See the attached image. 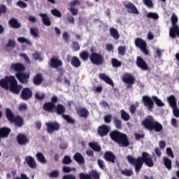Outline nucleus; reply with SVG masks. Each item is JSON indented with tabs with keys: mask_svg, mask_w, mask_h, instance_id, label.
I'll return each mask as SVG.
<instances>
[{
	"mask_svg": "<svg viewBox=\"0 0 179 179\" xmlns=\"http://www.w3.org/2000/svg\"><path fill=\"white\" fill-rule=\"evenodd\" d=\"M8 24L12 27L13 29H19L21 27L22 24L19 23V21L16 20V18H11L8 21Z\"/></svg>",
	"mask_w": 179,
	"mask_h": 179,
	"instance_id": "2f4dec72",
	"label": "nucleus"
},
{
	"mask_svg": "<svg viewBox=\"0 0 179 179\" xmlns=\"http://www.w3.org/2000/svg\"><path fill=\"white\" fill-rule=\"evenodd\" d=\"M36 159L38 162L42 163L43 164H45V163H47V159H45V157L41 152L36 153Z\"/></svg>",
	"mask_w": 179,
	"mask_h": 179,
	"instance_id": "e433bc0d",
	"label": "nucleus"
},
{
	"mask_svg": "<svg viewBox=\"0 0 179 179\" xmlns=\"http://www.w3.org/2000/svg\"><path fill=\"white\" fill-rule=\"evenodd\" d=\"M62 118H64V120L67 121L69 124H75L76 122L75 120H73V118H72L71 116L68 115H62Z\"/></svg>",
	"mask_w": 179,
	"mask_h": 179,
	"instance_id": "37998d69",
	"label": "nucleus"
},
{
	"mask_svg": "<svg viewBox=\"0 0 179 179\" xmlns=\"http://www.w3.org/2000/svg\"><path fill=\"white\" fill-rule=\"evenodd\" d=\"M73 159L78 163V164H85V157L80 152H76L73 155Z\"/></svg>",
	"mask_w": 179,
	"mask_h": 179,
	"instance_id": "c85d7f7f",
	"label": "nucleus"
},
{
	"mask_svg": "<svg viewBox=\"0 0 179 179\" xmlns=\"http://www.w3.org/2000/svg\"><path fill=\"white\" fill-rule=\"evenodd\" d=\"M71 64L74 68H79L82 65V62H80V59L78 57L73 56L71 59Z\"/></svg>",
	"mask_w": 179,
	"mask_h": 179,
	"instance_id": "473e14b6",
	"label": "nucleus"
},
{
	"mask_svg": "<svg viewBox=\"0 0 179 179\" xmlns=\"http://www.w3.org/2000/svg\"><path fill=\"white\" fill-rule=\"evenodd\" d=\"M113 122L117 129H122V122L117 116L113 117Z\"/></svg>",
	"mask_w": 179,
	"mask_h": 179,
	"instance_id": "c9c22d12",
	"label": "nucleus"
},
{
	"mask_svg": "<svg viewBox=\"0 0 179 179\" xmlns=\"http://www.w3.org/2000/svg\"><path fill=\"white\" fill-rule=\"evenodd\" d=\"M55 108V104H53L51 102H46L43 106V109L47 113H52Z\"/></svg>",
	"mask_w": 179,
	"mask_h": 179,
	"instance_id": "a878e982",
	"label": "nucleus"
},
{
	"mask_svg": "<svg viewBox=\"0 0 179 179\" xmlns=\"http://www.w3.org/2000/svg\"><path fill=\"white\" fill-rule=\"evenodd\" d=\"M17 5L19 8H21V9H25V8H27V3L21 0L17 2Z\"/></svg>",
	"mask_w": 179,
	"mask_h": 179,
	"instance_id": "052dcab7",
	"label": "nucleus"
},
{
	"mask_svg": "<svg viewBox=\"0 0 179 179\" xmlns=\"http://www.w3.org/2000/svg\"><path fill=\"white\" fill-rule=\"evenodd\" d=\"M100 79H102L108 85H110V86H114V83L113 82V80H111L108 76L104 74V73H100L99 75Z\"/></svg>",
	"mask_w": 179,
	"mask_h": 179,
	"instance_id": "7c9ffc66",
	"label": "nucleus"
},
{
	"mask_svg": "<svg viewBox=\"0 0 179 179\" xmlns=\"http://www.w3.org/2000/svg\"><path fill=\"white\" fill-rule=\"evenodd\" d=\"M0 86L6 90H10L14 94H19L23 86L17 84V80L13 76H6L0 80Z\"/></svg>",
	"mask_w": 179,
	"mask_h": 179,
	"instance_id": "f03ea898",
	"label": "nucleus"
},
{
	"mask_svg": "<svg viewBox=\"0 0 179 179\" xmlns=\"http://www.w3.org/2000/svg\"><path fill=\"white\" fill-rule=\"evenodd\" d=\"M18 110H19V111H26V110H27V104H26V103H21L18 106Z\"/></svg>",
	"mask_w": 179,
	"mask_h": 179,
	"instance_id": "69168bd1",
	"label": "nucleus"
},
{
	"mask_svg": "<svg viewBox=\"0 0 179 179\" xmlns=\"http://www.w3.org/2000/svg\"><path fill=\"white\" fill-rule=\"evenodd\" d=\"M51 13L53 15V16H55L56 17H62V14H61V12L58 10L57 8H54L51 10Z\"/></svg>",
	"mask_w": 179,
	"mask_h": 179,
	"instance_id": "5fc2aeb1",
	"label": "nucleus"
},
{
	"mask_svg": "<svg viewBox=\"0 0 179 179\" xmlns=\"http://www.w3.org/2000/svg\"><path fill=\"white\" fill-rule=\"evenodd\" d=\"M72 163V159H71V157L69 155H66L62 159V164H71Z\"/></svg>",
	"mask_w": 179,
	"mask_h": 179,
	"instance_id": "49530a36",
	"label": "nucleus"
},
{
	"mask_svg": "<svg viewBox=\"0 0 179 179\" xmlns=\"http://www.w3.org/2000/svg\"><path fill=\"white\" fill-rule=\"evenodd\" d=\"M127 159L131 166H134L136 173H139L142 170L144 163L148 167H153L154 166L153 159L149 156V153L146 152H142L141 157H138L137 158L134 157L132 155H128Z\"/></svg>",
	"mask_w": 179,
	"mask_h": 179,
	"instance_id": "f257e3e1",
	"label": "nucleus"
},
{
	"mask_svg": "<svg viewBox=\"0 0 179 179\" xmlns=\"http://www.w3.org/2000/svg\"><path fill=\"white\" fill-rule=\"evenodd\" d=\"M43 80V75L41 73H37L33 78V83L35 86H40Z\"/></svg>",
	"mask_w": 179,
	"mask_h": 179,
	"instance_id": "393cba45",
	"label": "nucleus"
},
{
	"mask_svg": "<svg viewBox=\"0 0 179 179\" xmlns=\"http://www.w3.org/2000/svg\"><path fill=\"white\" fill-rule=\"evenodd\" d=\"M65 111H66V109L64 105L59 103L55 106V112L57 113V115H64V113Z\"/></svg>",
	"mask_w": 179,
	"mask_h": 179,
	"instance_id": "c756f323",
	"label": "nucleus"
},
{
	"mask_svg": "<svg viewBox=\"0 0 179 179\" xmlns=\"http://www.w3.org/2000/svg\"><path fill=\"white\" fill-rule=\"evenodd\" d=\"M172 26H178L177 22H178V17L175 13L172 14L171 18Z\"/></svg>",
	"mask_w": 179,
	"mask_h": 179,
	"instance_id": "8fccbe9b",
	"label": "nucleus"
},
{
	"mask_svg": "<svg viewBox=\"0 0 179 179\" xmlns=\"http://www.w3.org/2000/svg\"><path fill=\"white\" fill-rule=\"evenodd\" d=\"M143 2L148 8H153V2L152 0H143Z\"/></svg>",
	"mask_w": 179,
	"mask_h": 179,
	"instance_id": "338daca9",
	"label": "nucleus"
},
{
	"mask_svg": "<svg viewBox=\"0 0 179 179\" xmlns=\"http://www.w3.org/2000/svg\"><path fill=\"white\" fill-rule=\"evenodd\" d=\"M121 113V118L124 121H129L131 116H129V113H127L124 109L120 110Z\"/></svg>",
	"mask_w": 179,
	"mask_h": 179,
	"instance_id": "4c0bfd02",
	"label": "nucleus"
},
{
	"mask_svg": "<svg viewBox=\"0 0 179 179\" xmlns=\"http://www.w3.org/2000/svg\"><path fill=\"white\" fill-rule=\"evenodd\" d=\"M39 16L42 19V22L45 26H51V20H50V17L46 13H40Z\"/></svg>",
	"mask_w": 179,
	"mask_h": 179,
	"instance_id": "cd10ccee",
	"label": "nucleus"
},
{
	"mask_svg": "<svg viewBox=\"0 0 179 179\" xmlns=\"http://www.w3.org/2000/svg\"><path fill=\"white\" fill-rule=\"evenodd\" d=\"M119 55H124L127 52V48L125 46H119L117 48Z\"/></svg>",
	"mask_w": 179,
	"mask_h": 179,
	"instance_id": "603ef678",
	"label": "nucleus"
},
{
	"mask_svg": "<svg viewBox=\"0 0 179 179\" xmlns=\"http://www.w3.org/2000/svg\"><path fill=\"white\" fill-rule=\"evenodd\" d=\"M164 160V164L168 169V170H171V159H170L167 157H163Z\"/></svg>",
	"mask_w": 179,
	"mask_h": 179,
	"instance_id": "58836bf2",
	"label": "nucleus"
},
{
	"mask_svg": "<svg viewBox=\"0 0 179 179\" xmlns=\"http://www.w3.org/2000/svg\"><path fill=\"white\" fill-rule=\"evenodd\" d=\"M62 179H76V176L73 174L64 175Z\"/></svg>",
	"mask_w": 179,
	"mask_h": 179,
	"instance_id": "774afa93",
	"label": "nucleus"
},
{
	"mask_svg": "<svg viewBox=\"0 0 179 179\" xmlns=\"http://www.w3.org/2000/svg\"><path fill=\"white\" fill-rule=\"evenodd\" d=\"M134 44L137 48H139L142 52L145 55H149V50H148V43L146 41L141 38H136L134 41Z\"/></svg>",
	"mask_w": 179,
	"mask_h": 179,
	"instance_id": "423d86ee",
	"label": "nucleus"
},
{
	"mask_svg": "<svg viewBox=\"0 0 179 179\" xmlns=\"http://www.w3.org/2000/svg\"><path fill=\"white\" fill-rule=\"evenodd\" d=\"M123 6L127 10L128 13H132L133 15H139V10L136 8V6L134 3L129 1H125L123 2Z\"/></svg>",
	"mask_w": 179,
	"mask_h": 179,
	"instance_id": "6e6552de",
	"label": "nucleus"
},
{
	"mask_svg": "<svg viewBox=\"0 0 179 179\" xmlns=\"http://www.w3.org/2000/svg\"><path fill=\"white\" fill-rule=\"evenodd\" d=\"M142 100L145 107H147L148 111H152L153 108H155V101L153 99L148 95H144L143 96Z\"/></svg>",
	"mask_w": 179,
	"mask_h": 179,
	"instance_id": "9d476101",
	"label": "nucleus"
},
{
	"mask_svg": "<svg viewBox=\"0 0 179 179\" xmlns=\"http://www.w3.org/2000/svg\"><path fill=\"white\" fill-rule=\"evenodd\" d=\"M166 100L172 108H176L177 107V98L174 95H170L166 97Z\"/></svg>",
	"mask_w": 179,
	"mask_h": 179,
	"instance_id": "b1692460",
	"label": "nucleus"
},
{
	"mask_svg": "<svg viewBox=\"0 0 179 179\" xmlns=\"http://www.w3.org/2000/svg\"><path fill=\"white\" fill-rule=\"evenodd\" d=\"M169 36L171 38L179 37V27L178 25H172L169 29Z\"/></svg>",
	"mask_w": 179,
	"mask_h": 179,
	"instance_id": "5701e85b",
	"label": "nucleus"
},
{
	"mask_svg": "<svg viewBox=\"0 0 179 179\" xmlns=\"http://www.w3.org/2000/svg\"><path fill=\"white\" fill-rule=\"evenodd\" d=\"M112 65L114 68H120L121 66L122 63L117 59H112Z\"/></svg>",
	"mask_w": 179,
	"mask_h": 179,
	"instance_id": "de8ad7c7",
	"label": "nucleus"
},
{
	"mask_svg": "<svg viewBox=\"0 0 179 179\" xmlns=\"http://www.w3.org/2000/svg\"><path fill=\"white\" fill-rule=\"evenodd\" d=\"M137 66L142 69L143 71H148L149 69V66H148V64H146V62L143 60V59L141 57H137L136 62Z\"/></svg>",
	"mask_w": 179,
	"mask_h": 179,
	"instance_id": "6ab92c4d",
	"label": "nucleus"
},
{
	"mask_svg": "<svg viewBox=\"0 0 179 179\" xmlns=\"http://www.w3.org/2000/svg\"><path fill=\"white\" fill-rule=\"evenodd\" d=\"M141 125L150 132H162L163 131V125L160 122L156 121L152 115L147 116L141 122Z\"/></svg>",
	"mask_w": 179,
	"mask_h": 179,
	"instance_id": "7ed1b4c3",
	"label": "nucleus"
},
{
	"mask_svg": "<svg viewBox=\"0 0 179 179\" xmlns=\"http://www.w3.org/2000/svg\"><path fill=\"white\" fill-rule=\"evenodd\" d=\"M152 99L158 107H164V103H163L160 99H158L157 96H152Z\"/></svg>",
	"mask_w": 179,
	"mask_h": 179,
	"instance_id": "ea45409f",
	"label": "nucleus"
},
{
	"mask_svg": "<svg viewBox=\"0 0 179 179\" xmlns=\"http://www.w3.org/2000/svg\"><path fill=\"white\" fill-rule=\"evenodd\" d=\"M72 50L73 51H79V50H80V45H79V43L76 42V41H73L72 43Z\"/></svg>",
	"mask_w": 179,
	"mask_h": 179,
	"instance_id": "bf43d9fd",
	"label": "nucleus"
},
{
	"mask_svg": "<svg viewBox=\"0 0 179 179\" xmlns=\"http://www.w3.org/2000/svg\"><path fill=\"white\" fill-rule=\"evenodd\" d=\"M45 97V94H41L38 92L35 93V99H36V100H44Z\"/></svg>",
	"mask_w": 179,
	"mask_h": 179,
	"instance_id": "6e6d98bb",
	"label": "nucleus"
},
{
	"mask_svg": "<svg viewBox=\"0 0 179 179\" xmlns=\"http://www.w3.org/2000/svg\"><path fill=\"white\" fill-rule=\"evenodd\" d=\"M32 57L35 61H43L41 55L38 52H36L32 55Z\"/></svg>",
	"mask_w": 179,
	"mask_h": 179,
	"instance_id": "864d4df0",
	"label": "nucleus"
},
{
	"mask_svg": "<svg viewBox=\"0 0 179 179\" xmlns=\"http://www.w3.org/2000/svg\"><path fill=\"white\" fill-rule=\"evenodd\" d=\"M17 41H19V43H21L22 44L25 43V44H27V45H30V46L33 45V43H31V41H30L29 40H28L24 37L17 38Z\"/></svg>",
	"mask_w": 179,
	"mask_h": 179,
	"instance_id": "a19ab883",
	"label": "nucleus"
},
{
	"mask_svg": "<svg viewBox=\"0 0 179 179\" xmlns=\"http://www.w3.org/2000/svg\"><path fill=\"white\" fill-rule=\"evenodd\" d=\"M6 118L10 124H15L18 128H22L24 125V119L20 115L15 116L9 108H6Z\"/></svg>",
	"mask_w": 179,
	"mask_h": 179,
	"instance_id": "39448f33",
	"label": "nucleus"
},
{
	"mask_svg": "<svg viewBox=\"0 0 179 179\" xmlns=\"http://www.w3.org/2000/svg\"><path fill=\"white\" fill-rule=\"evenodd\" d=\"M6 10H8L5 4H0V17L6 13Z\"/></svg>",
	"mask_w": 179,
	"mask_h": 179,
	"instance_id": "4d7b16f0",
	"label": "nucleus"
},
{
	"mask_svg": "<svg viewBox=\"0 0 179 179\" xmlns=\"http://www.w3.org/2000/svg\"><path fill=\"white\" fill-rule=\"evenodd\" d=\"M30 34L34 37H40V36L38 34V29H37V28H31L30 29Z\"/></svg>",
	"mask_w": 179,
	"mask_h": 179,
	"instance_id": "3c124183",
	"label": "nucleus"
},
{
	"mask_svg": "<svg viewBox=\"0 0 179 179\" xmlns=\"http://www.w3.org/2000/svg\"><path fill=\"white\" fill-rule=\"evenodd\" d=\"M121 174H122L123 176H126V177H131V176L134 174V172L132 171V170L125 169L121 171Z\"/></svg>",
	"mask_w": 179,
	"mask_h": 179,
	"instance_id": "09e8293b",
	"label": "nucleus"
},
{
	"mask_svg": "<svg viewBox=\"0 0 179 179\" xmlns=\"http://www.w3.org/2000/svg\"><path fill=\"white\" fill-rule=\"evenodd\" d=\"M24 160L30 169H37V162H36L34 157L29 155L25 157Z\"/></svg>",
	"mask_w": 179,
	"mask_h": 179,
	"instance_id": "412c9836",
	"label": "nucleus"
},
{
	"mask_svg": "<svg viewBox=\"0 0 179 179\" xmlns=\"http://www.w3.org/2000/svg\"><path fill=\"white\" fill-rule=\"evenodd\" d=\"M69 10L72 15V16H78V13L79 12V10L76 8H73V7H71L69 8Z\"/></svg>",
	"mask_w": 179,
	"mask_h": 179,
	"instance_id": "e2e57ef3",
	"label": "nucleus"
},
{
	"mask_svg": "<svg viewBox=\"0 0 179 179\" xmlns=\"http://www.w3.org/2000/svg\"><path fill=\"white\" fill-rule=\"evenodd\" d=\"M110 132V127L107 124H102L98 127L97 133L101 138H103V136H107L108 133Z\"/></svg>",
	"mask_w": 179,
	"mask_h": 179,
	"instance_id": "f3484780",
	"label": "nucleus"
},
{
	"mask_svg": "<svg viewBox=\"0 0 179 179\" xmlns=\"http://www.w3.org/2000/svg\"><path fill=\"white\" fill-rule=\"evenodd\" d=\"M76 111L81 118H87L89 117V110L86 108H82V106H79L76 108Z\"/></svg>",
	"mask_w": 179,
	"mask_h": 179,
	"instance_id": "aec40b11",
	"label": "nucleus"
},
{
	"mask_svg": "<svg viewBox=\"0 0 179 179\" xmlns=\"http://www.w3.org/2000/svg\"><path fill=\"white\" fill-rule=\"evenodd\" d=\"M16 138L17 142L18 145H20V146H26V145H27L30 142V139H29V138H27V136H26V134H19L17 136Z\"/></svg>",
	"mask_w": 179,
	"mask_h": 179,
	"instance_id": "2eb2a0df",
	"label": "nucleus"
},
{
	"mask_svg": "<svg viewBox=\"0 0 179 179\" xmlns=\"http://www.w3.org/2000/svg\"><path fill=\"white\" fill-rule=\"evenodd\" d=\"M11 131L12 130L10 129V128H8V127L0 128V138H8Z\"/></svg>",
	"mask_w": 179,
	"mask_h": 179,
	"instance_id": "bb28decb",
	"label": "nucleus"
},
{
	"mask_svg": "<svg viewBox=\"0 0 179 179\" xmlns=\"http://www.w3.org/2000/svg\"><path fill=\"white\" fill-rule=\"evenodd\" d=\"M45 125L47 127V131L48 134H52L54 131H59V129L61 128V126H59V123L57 122H49L48 123H46Z\"/></svg>",
	"mask_w": 179,
	"mask_h": 179,
	"instance_id": "dca6fc26",
	"label": "nucleus"
},
{
	"mask_svg": "<svg viewBox=\"0 0 179 179\" xmlns=\"http://www.w3.org/2000/svg\"><path fill=\"white\" fill-rule=\"evenodd\" d=\"M113 120V115L108 114L106 115L103 117V121L106 124H111V121Z\"/></svg>",
	"mask_w": 179,
	"mask_h": 179,
	"instance_id": "a18cd8bd",
	"label": "nucleus"
},
{
	"mask_svg": "<svg viewBox=\"0 0 179 179\" xmlns=\"http://www.w3.org/2000/svg\"><path fill=\"white\" fill-rule=\"evenodd\" d=\"M80 179H100V175L96 171H92L90 174L80 173L79 174Z\"/></svg>",
	"mask_w": 179,
	"mask_h": 179,
	"instance_id": "ddd939ff",
	"label": "nucleus"
},
{
	"mask_svg": "<svg viewBox=\"0 0 179 179\" xmlns=\"http://www.w3.org/2000/svg\"><path fill=\"white\" fill-rule=\"evenodd\" d=\"M122 82L128 85L127 86L128 89H130V87H132V85L135 83V78L134 77V76H132V74L129 73H124L122 78Z\"/></svg>",
	"mask_w": 179,
	"mask_h": 179,
	"instance_id": "9b49d317",
	"label": "nucleus"
},
{
	"mask_svg": "<svg viewBox=\"0 0 179 179\" xmlns=\"http://www.w3.org/2000/svg\"><path fill=\"white\" fill-rule=\"evenodd\" d=\"M11 71L16 72V73H20L21 72H24L26 71V66L22 63H13L10 65Z\"/></svg>",
	"mask_w": 179,
	"mask_h": 179,
	"instance_id": "a211bd4d",
	"label": "nucleus"
},
{
	"mask_svg": "<svg viewBox=\"0 0 179 179\" xmlns=\"http://www.w3.org/2000/svg\"><path fill=\"white\" fill-rule=\"evenodd\" d=\"M103 159L109 163H115V155L111 151H106L103 155Z\"/></svg>",
	"mask_w": 179,
	"mask_h": 179,
	"instance_id": "4be33fe9",
	"label": "nucleus"
},
{
	"mask_svg": "<svg viewBox=\"0 0 179 179\" xmlns=\"http://www.w3.org/2000/svg\"><path fill=\"white\" fill-rule=\"evenodd\" d=\"M90 59L94 65H103L104 64V56L100 53L95 52L91 53Z\"/></svg>",
	"mask_w": 179,
	"mask_h": 179,
	"instance_id": "0eeeda50",
	"label": "nucleus"
},
{
	"mask_svg": "<svg viewBox=\"0 0 179 179\" xmlns=\"http://www.w3.org/2000/svg\"><path fill=\"white\" fill-rule=\"evenodd\" d=\"M49 177H50V178H57L58 177H59V171L55 170V171H52Z\"/></svg>",
	"mask_w": 179,
	"mask_h": 179,
	"instance_id": "13d9d810",
	"label": "nucleus"
},
{
	"mask_svg": "<svg viewBox=\"0 0 179 179\" xmlns=\"http://www.w3.org/2000/svg\"><path fill=\"white\" fill-rule=\"evenodd\" d=\"M15 78L22 85H27L29 79H30V73L21 71V73H15Z\"/></svg>",
	"mask_w": 179,
	"mask_h": 179,
	"instance_id": "1a4fd4ad",
	"label": "nucleus"
},
{
	"mask_svg": "<svg viewBox=\"0 0 179 179\" xmlns=\"http://www.w3.org/2000/svg\"><path fill=\"white\" fill-rule=\"evenodd\" d=\"M109 33L111 37L114 38V40H118V38H120V33L118 32V30H117V29L114 27H110L109 29Z\"/></svg>",
	"mask_w": 179,
	"mask_h": 179,
	"instance_id": "72a5a7b5",
	"label": "nucleus"
},
{
	"mask_svg": "<svg viewBox=\"0 0 179 179\" xmlns=\"http://www.w3.org/2000/svg\"><path fill=\"white\" fill-rule=\"evenodd\" d=\"M6 46L10 47L11 48H15V47H16V41H15V40L10 39L8 40V43Z\"/></svg>",
	"mask_w": 179,
	"mask_h": 179,
	"instance_id": "680f3d73",
	"label": "nucleus"
},
{
	"mask_svg": "<svg viewBox=\"0 0 179 179\" xmlns=\"http://www.w3.org/2000/svg\"><path fill=\"white\" fill-rule=\"evenodd\" d=\"M80 58L83 61H88L89 60V52L86 50H83L80 53Z\"/></svg>",
	"mask_w": 179,
	"mask_h": 179,
	"instance_id": "79ce46f5",
	"label": "nucleus"
},
{
	"mask_svg": "<svg viewBox=\"0 0 179 179\" xmlns=\"http://www.w3.org/2000/svg\"><path fill=\"white\" fill-rule=\"evenodd\" d=\"M88 145L94 152H101V146L97 142H90Z\"/></svg>",
	"mask_w": 179,
	"mask_h": 179,
	"instance_id": "f704fd0d",
	"label": "nucleus"
},
{
	"mask_svg": "<svg viewBox=\"0 0 179 179\" xmlns=\"http://www.w3.org/2000/svg\"><path fill=\"white\" fill-rule=\"evenodd\" d=\"M109 136L110 139L113 141V142L118 143V145H122L123 148L129 146V140L128 139V136L118 130H113L110 131Z\"/></svg>",
	"mask_w": 179,
	"mask_h": 179,
	"instance_id": "20e7f679",
	"label": "nucleus"
},
{
	"mask_svg": "<svg viewBox=\"0 0 179 179\" xmlns=\"http://www.w3.org/2000/svg\"><path fill=\"white\" fill-rule=\"evenodd\" d=\"M147 17H148V19H154V20H157V19H159V15L156 13H148L147 14Z\"/></svg>",
	"mask_w": 179,
	"mask_h": 179,
	"instance_id": "c03bdc74",
	"label": "nucleus"
},
{
	"mask_svg": "<svg viewBox=\"0 0 179 179\" xmlns=\"http://www.w3.org/2000/svg\"><path fill=\"white\" fill-rule=\"evenodd\" d=\"M76 5H80V0H73L69 2V6H71V8H73V6H76Z\"/></svg>",
	"mask_w": 179,
	"mask_h": 179,
	"instance_id": "0e129e2a",
	"label": "nucleus"
},
{
	"mask_svg": "<svg viewBox=\"0 0 179 179\" xmlns=\"http://www.w3.org/2000/svg\"><path fill=\"white\" fill-rule=\"evenodd\" d=\"M20 97L24 101H27V100H30L31 97H33V92L29 87H24L21 91Z\"/></svg>",
	"mask_w": 179,
	"mask_h": 179,
	"instance_id": "4468645a",
	"label": "nucleus"
},
{
	"mask_svg": "<svg viewBox=\"0 0 179 179\" xmlns=\"http://www.w3.org/2000/svg\"><path fill=\"white\" fill-rule=\"evenodd\" d=\"M49 65L50 68L58 69V68H61L63 66L64 62H62V60L58 59V57L52 56V57L50 58Z\"/></svg>",
	"mask_w": 179,
	"mask_h": 179,
	"instance_id": "f8f14e48",
	"label": "nucleus"
}]
</instances>
